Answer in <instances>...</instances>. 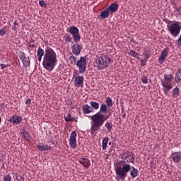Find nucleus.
Returning <instances> with one entry per match:
<instances>
[{
  "label": "nucleus",
  "mask_w": 181,
  "mask_h": 181,
  "mask_svg": "<svg viewBox=\"0 0 181 181\" xmlns=\"http://www.w3.org/2000/svg\"><path fill=\"white\" fill-rule=\"evenodd\" d=\"M180 25H179V22H175L171 24L170 27L168 28V32H170V35L174 37H177L179 36V33H180Z\"/></svg>",
  "instance_id": "0eeeda50"
},
{
  "label": "nucleus",
  "mask_w": 181,
  "mask_h": 181,
  "mask_svg": "<svg viewBox=\"0 0 181 181\" xmlns=\"http://www.w3.org/2000/svg\"><path fill=\"white\" fill-rule=\"evenodd\" d=\"M141 81L142 83H144V84H148V78H146V76H143L141 78Z\"/></svg>",
  "instance_id": "e433bc0d"
},
{
  "label": "nucleus",
  "mask_w": 181,
  "mask_h": 181,
  "mask_svg": "<svg viewBox=\"0 0 181 181\" xmlns=\"http://www.w3.org/2000/svg\"><path fill=\"white\" fill-rule=\"evenodd\" d=\"M82 110L83 111V114H91V112H94L93 107L88 104L84 105Z\"/></svg>",
  "instance_id": "6ab92c4d"
},
{
  "label": "nucleus",
  "mask_w": 181,
  "mask_h": 181,
  "mask_svg": "<svg viewBox=\"0 0 181 181\" xmlns=\"http://www.w3.org/2000/svg\"><path fill=\"white\" fill-rule=\"evenodd\" d=\"M178 74H180L181 75V69H178V70L177 71V72Z\"/></svg>",
  "instance_id": "de8ad7c7"
},
{
  "label": "nucleus",
  "mask_w": 181,
  "mask_h": 181,
  "mask_svg": "<svg viewBox=\"0 0 181 181\" xmlns=\"http://www.w3.org/2000/svg\"><path fill=\"white\" fill-rule=\"evenodd\" d=\"M161 85L163 87V91L165 95L168 94L169 91L173 88L172 81H164L163 79H161Z\"/></svg>",
  "instance_id": "1a4fd4ad"
},
{
  "label": "nucleus",
  "mask_w": 181,
  "mask_h": 181,
  "mask_svg": "<svg viewBox=\"0 0 181 181\" xmlns=\"http://www.w3.org/2000/svg\"><path fill=\"white\" fill-rule=\"evenodd\" d=\"M175 83H180L181 82V75L177 73H175Z\"/></svg>",
  "instance_id": "72a5a7b5"
},
{
  "label": "nucleus",
  "mask_w": 181,
  "mask_h": 181,
  "mask_svg": "<svg viewBox=\"0 0 181 181\" xmlns=\"http://www.w3.org/2000/svg\"><path fill=\"white\" fill-rule=\"evenodd\" d=\"M108 111L107 105L103 103L100 105V111L91 117L92 125L90 127V134H96L100 131V128L104 125V122L110 118V115H105Z\"/></svg>",
  "instance_id": "f03ea898"
},
{
  "label": "nucleus",
  "mask_w": 181,
  "mask_h": 181,
  "mask_svg": "<svg viewBox=\"0 0 181 181\" xmlns=\"http://www.w3.org/2000/svg\"><path fill=\"white\" fill-rule=\"evenodd\" d=\"M64 39L66 42V43H71V41H72V38L70 35H66L64 37Z\"/></svg>",
  "instance_id": "2f4dec72"
},
{
  "label": "nucleus",
  "mask_w": 181,
  "mask_h": 181,
  "mask_svg": "<svg viewBox=\"0 0 181 181\" xmlns=\"http://www.w3.org/2000/svg\"><path fill=\"white\" fill-rule=\"evenodd\" d=\"M37 149L41 152H46L47 151H50V149H52V146H48L46 144L40 143L37 146Z\"/></svg>",
  "instance_id": "dca6fc26"
},
{
  "label": "nucleus",
  "mask_w": 181,
  "mask_h": 181,
  "mask_svg": "<svg viewBox=\"0 0 181 181\" xmlns=\"http://www.w3.org/2000/svg\"><path fill=\"white\" fill-rule=\"evenodd\" d=\"M109 145H111V141L109 143Z\"/></svg>",
  "instance_id": "6e6d98bb"
},
{
  "label": "nucleus",
  "mask_w": 181,
  "mask_h": 181,
  "mask_svg": "<svg viewBox=\"0 0 181 181\" xmlns=\"http://www.w3.org/2000/svg\"><path fill=\"white\" fill-rule=\"evenodd\" d=\"M100 19H107V18H109L110 16V10L107 9V8L101 12L100 15Z\"/></svg>",
  "instance_id": "412c9836"
},
{
  "label": "nucleus",
  "mask_w": 181,
  "mask_h": 181,
  "mask_svg": "<svg viewBox=\"0 0 181 181\" xmlns=\"http://www.w3.org/2000/svg\"><path fill=\"white\" fill-rule=\"evenodd\" d=\"M25 104L27 105H30V104H32V100H30V98H28L26 101H25Z\"/></svg>",
  "instance_id": "4c0bfd02"
},
{
  "label": "nucleus",
  "mask_w": 181,
  "mask_h": 181,
  "mask_svg": "<svg viewBox=\"0 0 181 181\" xmlns=\"http://www.w3.org/2000/svg\"><path fill=\"white\" fill-rule=\"evenodd\" d=\"M12 176L14 179V180H18V181H23L25 180L23 177L22 175H18V173H12Z\"/></svg>",
  "instance_id": "a878e982"
},
{
  "label": "nucleus",
  "mask_w": 181,
  "mask_h": 181,
  "mask_svg": "<svg viewBox=\"0 0 181 181\" xmlns=\"http://www.w3.org/2000/svg\"><path fill=\"white\" fill-rule=\"evenodd\" d=\"M19 57L25 67L30 66V58H29V57H26V54H25V52H20Z\"/></svg>",
  "instance_id": "9b49d317"
},
{
  "label": "nucleus",
  "mask_w": 181,
  "mask_h": 181,
  "mask_svg": "<svg viewBox=\"0 0 181 181\" xmlns=\"http://www.w3.org/2000/svg\"><path fill=\"white\" fill-rule=\"evenodd\" d=\"M108 141H109L108 137L103 138V142H102V149H103V151H105L107 149V145H108Z\"/></svg>",
  "instance_id": "b1692460"
},
{
  "label": "nucleus",
  "mask_w": 181,
  "mask_h": 181,
  "mask_svg": "<svg viewBox=\"0 0 181 181\" xmlns=\"http://www.w3.org/2000/svg\"><path fill=\"white\" fill-rule=\"evenodd\" d=\"M145 59H146V60H148L149 59V54H145Z\"/></svg>",
  "instance_id": "c03bdc74"
},
{
  "label": "nucleus",
  "mask_w": 181,
  "mask_h": 181,
  "mask_svg": "<svg viewBox=\"0 0 181 181\" xmlns=\"http://www.w3.org/2000/svg\"><path fill=\"white\" fill-rule=\"evenodd\" d=\"M90 104L93 110H98V108H100V104L97 102L90 101Z\"/></svg>",
  "instance_id": "c85d7f7f"
},
{
  "label": "nucleus",
  "mask_w": 181,
  "mask_h": 181,
  "mask_svg": "<svg viewBox=\"0 0 181 181\" xmlns=\"http://www.w3.org/2000/svg\"><path fill=\"white\" fill-rule=\"evenodd\" d=\"M32 43H35V40H30V45H32Z\"/></svg>",
  "instance_id": "8fccbe9b"
},
{
  "label": "nucleus",
  "mask_w": 181,
  "mask_h": 181,
  "mask_svg": "<svg viewBox=\"0 0 181 181\" xmlns=\"http://www.w3.org/2000/svg\"><path fill=\"white\" fill-rule=\"evenodd\" d=\"M69 61L71 64H77V58L74 55L69 57Z\"/></svg>",
  "instance_id": "7c9ffc66"
},
{
  "label": "nucleus",
  "mask_w": 181,
  "mask_h": 181,
  "mask_svg": "<svg viewBox=\"0 0 181 181\" xmlns=\"http://www.w3.org/2000/svg\"><path fill=\"white\" fill-rule=\"evenodd\" d=\"M40 6H45V1L42 0L39 1Z\"/></svg>",
  "instance_id": "a19ab883"
},
{
  "label": "nucleus",
  "mask_w": 181,
  "mask_h": 181,
  "mask_svg": "<svg viewBox=\"0 0 181 181\" xmlns=\"http://www.w3.org/2000/svg\"><path fill=\"white\" fill-rule=\"evenodd\" d=\"M1 122H2V118L0 117V125H1Z\"/></svg>",
  "instance_id": "3c124183"
},
{
  "label": "nucleus",
  "mask_w": 181,
  "mask_h": 181,
  "mask_svg": "<svg viewBox=\"0 0 181 181\" xmlns=\"http://www.w3.org/2000/svg\"><path fill=\"white\" fill-rule=\"evenodd\" d=\"M141 65H142V66H145V64H141Z\"/></svg>",
  "instance_id": "5fc2aeb1"
},
{
  "label": "nucleus",
  "mask_w": 181,
  "mask_h": 181,
  "mask_svg": "<svg viewBox=\"0 0 181 181\" xmlns=\"http://www.w3.org/2000/svg\"><path fill=\"white\" fill-rule=\"evenodd\" d=\"M119 156L122 159L119 163H134L135 162V154L131 151H124Z\"/></svg>",
  "instance_id": "39448f33"
},
{
  "label": "nucleus",
  "mask_w": 181,
  "mask_h": 181,
  "mask_svg": "<svg viewBox=\"0 0 181 181\" xmlns=\"http://www.w3.org/2000/svg\"><path fill=\"white\" fill-rule=\"evenodd\" d=\"M69 33L72 35L74 41L75 43H78L81 40V35H80V30L76 26H71L69 28Z\"/></svg>",
  "instance_id": "6e6552de"
},
{
  "label": "nucleus",
  "mask_w": 181,
  "mask_h": 181,
  "mask_svg": "<svg viewBox=\"0 0 181 181\" xmlns=\"http://www.w3.org/2000/svg\"><path fill=\"white\" fill-rule=\"evenodd\" d=\"M164 81H173V74H164Z\"/></svg>",
  "instance_id": "cd10ccee"
},
{
  "label": "nucleus",
  "mask_w": 181,
  "mask_h": 181,
  "mask_svg": "<svg viewBox=\"0 0 181 181\" xmlns=\"http://www.w3.org/2000/svg\"><path fill=\"white\" fill-rule=\"evenodd\" d=\"M43 57H42V56H37V58H38V62H42V58Z\"/></svg>",
  "instance_id": "49530a36"
},
{
  "label": "nucleus",
  "mask_w": 181,
  "mask_h": 181,
  "mask_svg": "<svg viewBox=\"0 0 181 181\" xmlns=\"http://www.w3.org/2000/svg\"><path fill=\"white\" fill-rule=\"evenodd\" d=\"M64 118L66 122H71V121H74V117H73L69 113L66 115H65Z\"/></svg>",
  "instance_id": "bb28decb"
},
{
  "label": "nucleus",
  "mask_w": 181,
  "mask_h": 181,
  "mask_svg": "<svg viewBox=\"0 0 181 181\" xmlns=\"http://www.w3.org/2000/svg\"><path fill=\"white\" fill-rule=\"evenodd\" d=\"M107 9L110 12L114 13L115 12H117V11H118V4L112 3L109 7H107Z\"/></svg>",
  "instance_id": "aec40b11"
},
{
  "label": "nucleus",
  "mask_w": 181,
  "mask_h": 181,
  "mask_svg": "<svg viewBox=\"0 0 181 181\" xmlns=\"http://www.w3.org/2000/svg\"><path fill=\"white\" fill-rule=\"evenodd\" d=\"M71 49L74 54H75L76 56H78V54L81 53V50H83V45H78L77 44V42H76V44L71 46Z\"/></svg>",
  "instance_id": "ddd939ff"
},
{
  "label": "nucleus",
  "mask_w": 181,
  "mask_h": 181,
  "mask_svg": "<svg viewBox=\"0 0 181 181\" xmlns=\"http://www.w3.org/2000/svg\"><path fill=\"white\" fill-rule=\"evenodd\" d=\"M180 153V160L181 161V152H179Z\"/></svg>",
  "instance_id": "603ef678"
},
{
  "label": "nucleus",
  "mask_w": 181,
  "mask_h": 181,
  "mask_svg": "<svg viewBox=\"0 0 181 181\" xmlns=\"http://www.w3.org/2000/svg\"><path fill=\"white\" fill-rule=\"evenodd\" d=\"M13 23H14V26L13 27V30H14V32H17L18 27L19 26V23H18V21H15Z\"/></svg>",
  "instance_id": "f704fd0d"
},
{
  "label": "nucleus",
  "mask_w": 181,
  "mask_h": 181,
  "mask_svg": "<svg viewBox=\"0 0 181 181\" xmlns=\"http://www.w3.org/2000/svg\"><path fill=\"white\" fill-rule=\"evenodd\" d=\"M77 132L74 131L71 133L70 139H69V145L71 148L73 149H76L77 148Z\"/></svg>",
  "instance_id": "9d476101"
},
{
  "label": "nucleus",
  "mask_w": 181,
  "mask_h": 181,
  "mask_svg": "<svg viewBox=\"0 0 181 181\" xmlns=\"http://www.w3.org/2000/svg\"><path fill=\"white\" fill-rule=\"evenodd\" d=\"M117 166L115 168V173L119 179H121V180H124L125 177H127L128 172H130V175L133 179L134 177H136L139 175V171L135 167L129 164H124L122 167L118 165H119V163H117Z\"/></svg>",
  "instance_id": "7ed1b4c3"
},
{
  "label": "nucleus",
  "mask_w": 181,
  "mask_h": 181,
  "mask_svg": "<svg viewBox=\"0 0 181 181\" xmlns=\"http://www.w3.org/2000/svg\"><path fill=\"white\" fill-rule=\"evenodd\" d=\"M0 66H1V70H4V69H6L8 67V65L4 64H1Z\"/></svg>",
  "instance_id": "ea45409f"
},
{
  "label": "nucleus",
  "mask_w": 181,
  "mask_h": 181,
  "mask_svg": "<svg viewBox=\"0 0 181 181\" xmlns=\"http://www.w3.org/2000/svg\"><path fill=\"white\" fill-rule=\"evenodd\" d=\"M169 54V47L165 48L162 52L160 56L158 58V61L160 64H163L165 63V60L168 57V54Z\"/></svg>",
  "instance_id": "f8f14e48"
},
{
  "label": "nucleus",
  "mask_w": 181,
  "mask_h": 181,
  "mask_svg": "<svg viewBox=\"0 0 181 181\" xmlns=\"http://www.w3.org/2000/svg\"><path fill=\"white\" fill-rule=\"evenodd\" d=\"M105 127L107 131V132H110L111 129H112V123L110 122H107L105 124Z\"/></svg>",
  "instance_id": "c756f323"
},
{
  "label": "nucleus",
  "mask_w": 181,
  "mask_h": 181,
  "mask_svg": "<svg viewBox=\"0 0 181 181\" xmlns=\"http://www.w3.org/2000/svg\"><path fill=\"white\" fill-rule=\"evenodd\" d=\"M4 181H12V177L10 175H4Z\"/></svg>",
  "instance_id": "c9c22d12"
},
{
  "label": "nucleus",
  "mask_w": 181,
  "mask_h": 181,
  "mask_svg": "<svg viewBox=\"0 0 181 181\" xmlns=\"http://www.w3.org/2000/svg\"><path fill=\"white\" fill-rule=\"evenodd\" d=\"M126 117H127V114L123 113V114L122 115V118H123V119H125Z\"/></svg>",
  "instance_id": "a18cd8bd"
},
{
  "label": "nucleus",
  "mask_w": 181,
  "mask_h": 181,
  "mask_svg": "<svg viewBox=\"0 0 181 181\" xmlns=\"http://www.w3.org/2000/svg\"><path fill=\"white\" fill-rule=\"evenodd\" d=\"M112 60L108 55L102 54L96 58L95 63L98 70H104L108 69L111 66V63H113Z\"/></svg>",
  "instance_id": "20e7f679"
},
{
  "label": "nucleus",
  "mask_w": 181,
  "mask_h": 181,
  "mask_svg": "<svg viewBox=\"0 0 181 181\" xmlns=\"http://www.w3.org/2000/svg\"><path fill=\"white\" fill-rule=\"evenodd\" d=\"M130 42H132V43H134L135 45H138V42H136L134 38H132Z\"/></svg>",
  "instance_id": "79ce46f5"
},
{
  "label": "nucleus",
  "mask_w": 181,
  "mask_h": 181,
  "mask_svg": "<svg viewBox=\"0 0 181 181\" xmlns=\"http://www.w3.org/2000/svg\"><path fill=\"white\" fill-rule=\"evenodd\" d=\"M37 56L43 57L42 66L47 71H53L57 64V54L52 47H47L45 50L39 47L37 51Z\"/></svg>",
  "instance_id": "f257e3e1"
},
{
  "label": "nucleus",
  "mask_w": 181,
  "mask_h": 181,
  "mask_svg": "<svg viewBox=\"0 0 181 181\" xmlns=\"http://www.w3.org/2000/svg\"><path fill=\"white\" fill-rule=\"evenodd\" d=\"M79 163H80V165H82V166H83V168H86V169L90 168V165H91V163H90V160H88V158H86L79 159Z\"/></svg>",
  "instance_id": "a211bd4d"
},
{
  "label": "nucleus",
  "mask_w": 181,
  "mask_h": 181,
  "mask_svg": "<svg viewBox=\"0 0 181 181\" xmlns=\"http://www.w3.org/2000/svg\"><path fill=\"white\" fill-rule=\"evenodd\" d=\"M129 55L132 57H138V56H139V54L136 52V51L131 49L129 52Z\"/></svg>",
  "instance_id": "473e14b6"
},
{
  "label": "nucleus",
  "mask_w": 181,
  "mask_h": 181,
  "mask_svg": "<svg viewBox=\"0 0 181 181\" xmlns=\"http://www.w3.org/2000/svg\"><path fill=\"white\" fill-rule=\"evenodd\" d=\"M141 65H142V66H145V64H141Z\"/></svg>",
  "instance_id": "864d4df0"
},
{
  "label": "nucleus",
  "mask_w": 181,
  "mask_h": 181,
  "mask_svg": "<svg viewBox=\"0 0 181 181\" xmlns=\"http://www.w3.org/2000/svg\"><path fill=\"white\" fill-rule=\"evenodd\" d=\"M170 158L174 163H180V154L179 152L173 153L170 155Z\"/></svg>",
  "instance_id": "f3484780"
},
{
  "label": "nucleus",
  "mask_w": 181,
  "mask_h": 181,
  "mask_svg": "<svg viewBox=\"0 0 181 181\" xmlns=\"http://www.w3.org/2000/svg\"><path fill=\"white\" fill-rule=\"evenodd\" d=\"M74 86L76 87H83L84 86V77L78 76L74 79Z\"/></svg>",
  "instance_id": "2eb2a0df"
},
{
  "label": "nucleus",
  "mask_w": 181,
  "mask_h": 181,
  "mask_svg": "<svg viewBox=\"0 0 181 181\" xmlns=\"http://www.w3.org/2000/svg\"><path fill=\"white\" fill-rule=\"evenodd\" d=\"M5 33H6V31H5V30H4V29L0 30V36H4V35H5Z\"/></svg>",
  "instance_id": "58836bf2"
},
{
  "label": "nucleus",
  "mask_w": 181,
  "mask_h": 181,
  "mask_svg": "<svg viewBox=\"0 0 181 181\" xmlns=\"http://www.w3.org/2000/svg\"><path fill=\"white\" fill-rule=\"evenodd\" d=\"M179 93H180V89L179 88V87L177 86L173 90L172 98H177V97H179V95H180V94Z\"/></svg>",
  "instance_id": "4be33fe9"
},
{
  "label": "nucleus",
  "mask_w": 181,
  "mask_h": 181,
  "mask_svg": "<svg viewBox=\"0 0 181 181\" xmlns=\"http://www.w3.org/2000/svg\"><path fill=\"white\" fill-rule=\"evenodd\" d=\"M105 103L108 108H111L114 105V102H112V99L110 96L106 98Z\"/></svg>",
  "instance_id": "5701e85b"
},
{
  "label": "nucleus",
  "mask_w": 181,
  "mask_h": 181,
  "mask_svg": "<svg viewBox=\"0 0 181 181\" xmlns=\"http://www.w3.org/2000/svg\"><path fill=\"white\" fill-rule=\"evenodd\" d=\"M177 11L179 15L181 16V6H180V7L177 9Z\"/></svg>",
  "instance_id": "37998d69"
},
{
  "label": "nucleus",
  "mask_w": 181,
  "mask_h": 181,
  "mask_svg": "<svg viewBox=\"0 0 181 181\" xmlns=\"http://www.w3.org/2000/svg\"><path fill=\"white\" fill-rule=\"evenodd\" d=\"M76 64L78 68L79 73L81 74H84V72L87 70V56L81 57Z\"/></svg>",
  "instance_id": "423d86ee"
},
{
  "label": "nucleus",
  "mask_w": 181,
  "mask_h": 181,
  "mask_svg": "<svg viewBox=\"0 0 181 181\" xmlns=\"http://www.w3.org/2000/svg\"><path fill=\"white\" fill-rule=\"evenodd\" d=\"M29 47H35V44H30Z\"/></svg>",
  "instance_id": "09e8293b"
},
{
  "label": "nucleus",
  "mask_w": 181,
  "mask_h": 181,
  "mask_svg": "<svg viewBox=\"0 0 181 181\" xmlns=\"http://www.w3.org/2000/svg\"><path fill=\"white\" fill-rule=\"evenodd\" d=\"M8 122L11 124H15V125H19L22 122V117L18 115H13L8 119Z\"/></svg>",
  "instance_id": "4468645a"
},
{
  "label": "nucleus",
  "mask_w": 181,
  "mask_h": 181,
  "mask_svg": "<svg viewBox=\"0 0 181 181\" xmlns=\"http://www.w3.org/2000/svg\"><path fill=\"white\" fill-rule=\"evenodd\" d=\"M21 134L23 138H24V139L25 141L29 140V133H28V132H26V130L21 129Z\"/></svg>",
  "instance_id": "393cba45"
}]
</instances>
